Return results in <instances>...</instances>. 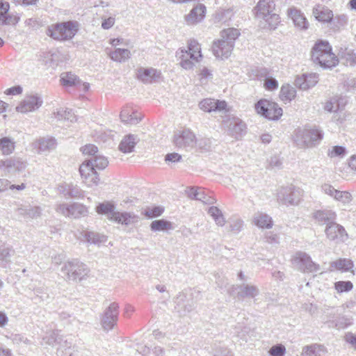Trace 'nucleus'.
<instances>
[{
    "instance_id": "42",
    "label": "nucleus",
    "mask_w": 356,
    "mask_h": 356,
    "mask_svg": "<svg viewBox=\"0 0 356 356\" xmlns=\"http://www.w3.org/2000/svg\"><path fill=\"white\" fill-rule=\"evenodd\" d=\"M344 153H345L344 147H343L341 146H334V147H333V148L330 152V156H341V155H343Z\"/></svg>"
},
{
    "instance_id": "15",
    "label": "nucleus",
    "mask_w": 356,
    "mask_h": 356,
    "mask_svg": "<svg viewBox=\"0 0 356 356\" xmlns=\"http://www.w3.org/2000/svg\"><path fill=\"white\" fill-rule=\"evenodd\" d=\"M290 17L295 25L301 29H306L308 27V22L303 15L297 9L291 8L289 12Z\"/></svg>"
},
{
    "instance_id": "22",
    "label": "nucleus",
    "mask_w": 356,
    "mask_h": 356,
    "mask_svg": "<svg viewBox=\"0 0 356 356\" xmlns=\"http://www.w3.org/2000/svg\"><path fill=\"white\" fill-rule=\"evenodd\" d=\"M195 136L189 131H183L175 138V143L177 147H182L188 143L189 140L192 141Z\"/></svg>"
},
{
    "instance_id": "5",
    "label": "nucleus",
    "mask_w": 356,
    "mask_h": 356,
    "mask_svg": "<svg viewBox=\"0 0 356 356\" xmlns=\"http://www.w3.org/2000/svg\"><path fill=\"white\" fill-rule=\"evenodd\" d=\"M79 173L83 182L88 186H96L100 181L99 172L90 160H86L81 164Z\"/></svg>"
},
{
    "instance_id": "56",
    "label": "nucleus",
    "mask_w": 356,
    "mask_h": 356,
    "mask_svg": "<svg viewBox=\"0 0 356 356\" xmlns=\"http://www.w3.org/2000/svg\"><path fill=\"white\" fill-rule=\"evenodd\" d=\"M316 138L317 139H321V136L320 133L318 131H316Z\"/></svg>"
},
{
    "instance_id": "2",
    "label": "nucleus",
    "mask_w": 356,
    "mask_h": 356,
    "mask_svg": "<svg viewBox=\"0 0 356 356\" xmlns=\"http://www.w3.org/2000/svg\"><path fill=\"white\" fill-rule=\"evenodd\" d=\"M79 30L76 22L67 21L51 25L47 30V35L51 38L64 41L73 38Z\"/></svg>"
},
{
    "instance_id": "9",
    "label": "nucleus",
    "mask_w": 356,
    "mask_h": 356,
    "mask_svg": "<svg viewBox=\"0 0 356 356\" xmlns=\"http://www.w3.org/2000/svg\"><path fill=\"white\" fill-rule=\"evenodd\" d=\"M318 82V75L316 73L302 74L297 77L296 83L303 90L314 86Z\"/></svg>"
},
{
    "instance_id": "28",
    "label": "nucleus",
    "mask_w": 356,
    "mask_h": 356,
    "mask_svg": "<svg viewBox=\"0 0 356 356\" xmlns=\"http://www.w3.org/2000/svg\"><path fill=\"white\" fill-rule=\"evenodd\" d=\"M90 161L92 162L95 169H97V171L98 172L105 169L108 164L107 159L102 156H95V158L93 160Z\"/></svg>"
},
{
    "instance_id": "3",
    "label": "nucleus",
    "mask_w": 356,
    "mask_h": 356,
    "mask_svg": "<svg viewBox=\"0 0 356 356\" xmlns=\"http://www.w3.org/2000/svg\"><path fill=\"white\" fill-rule=\"evenodd\" d=\"M257 114L269 120H277L282 115V108L275 102L268 99H261L254 105Z\"/></svg>"
},
{
    "instance_id": "33",
    "label": "nucleus",
    "mask_w": 356,
    "mask_h": 356,
    "mask_svg": "<svg viewBox=\"0 0 356 356\" xmlns=\"http://www.w3.org/2000/svg\"><path fill=\"white\" fill-rule=\"evenodd\" d=\"M80 151L85 156H93L97 152V147L92 144H87L80 148Z\"/></svg>"
},
{
    "instance_id": "48",
    "label": "nucleus",
    "mask_w": 356,
    "mask_h": 356,
    "mask_svg": "<svg viewBox=\"0 0 356 356\" xmlns=\"http://www.w3.org/2000/svg\"><path fill=\"white\" fill-rule=\"evenodd\" d=\"M122 42V40L120 39V38H116V39H112L110 42V43L113 45V46H117L118 44H120Z\"/></svg>"
},
{
    "instance_id": "52",
    "label": "nucleus",
    "mask_w": 356,
    "mask_h": 356,
    "mask_svg": "<svg viewBox=\"0 0 356 356\" xmlns=\"http://www.w3.org/2000/svg\"><path fill=\"white\" fill-rule=\"evenodd\" d=\"M5 110V104L2 101H0V113Z\"/></svg>"
},
{
    "instance_id": "46",
    "label": "nucleus",
    "mask_w": 356,
    "mask_h": 356,
    "mask_svg": "<svg viewBox=\"0 0 356 356\" xmlns=\"http://www.w3.org/2000/svg\"><path fill=\"white\" fill-rule=\"evenodd\" d=\"M7 322V318L6 315L1 312H0V325H4Z\"/></svg>"
},
{
    "instance_id": "19",
    "label": "nucleus",
    "mask_w": 356,
    "mask_h": 356,
    "mask_svg": "<svg viewBox=\"0 0 356 356\" xmlns=\"http://www.w3.org/2000/svg\"><path fill=\"white\" fill-rule=\"evenodd\" d=\"M239 35V31L234 28L224 29L220 33L221 39L225 40V41H229L233 45L234 42L238 38Z\"/></svg>"
},
{
    "instance_id": "31",
    "label": "nucleus",
    "mask_w": 356,
    "mask_h": 356,
    "mask_svg": "<svg viewBox=\"0 0 356 356\" xmlns=\"http://www.w3.org/2000/svg\"><path fill=\"white\" fill-rule=\"evenodd\" d=\"M163 211V208L161 207H148L145 209L144 215L149 218H153L160 216Z\"/></svg>"
},
{
    "instance_id": "1",
    "label": "nucleus",
    "mask_w": 356,
    "mask_h": 356,
    "mask_svg": "<svg viewBox=\"0 0 356 356\" xmlns=\"http://www.w3.org/2000/svg\"><path fill=\"white\" fill-rule=\"evenodd\" d=\"M312 61L323 69H332L339 63L332 45L325 40H317L311 49Z\"/></svg>"
},
{
    "instance_id": "44",
    "label": "nucleus",
    "mask_w": 356,
    "mask_h": 356,
    "mask_svg": "<svg viewBox=\"0 0 356 356\" xmlns=\"http://www.w3.org/2000/svg\"><path fill=\"white\" fill-rule=\"evenodd\" d=\"M323 188L326 193L331 196H334V191H337V190L333 188L331 186L325 185Z\"/></svg>"
},
{
    "instance_id": "24",
    "label": "nucleus",
    "mask_w": 356,
    "mask_h": 356,
    "mask_svg": "<svg viewBox=\"0 0 356 356\" xmlns=\"http://www.w3.org/2000/svg\"><path fill=\"white\" fill-rule=\"evenodd\" d=\"M150 227L153 231H166L172 229V224L169 221L161 219L152 221Z\"/></svg>"
},
{
    "instance_id": "17",
    "label": "nucleus",
    "mask_w": 356,
    "mask_h": 356,
    "mask_svg": "<svg viewBox=\"0 0 356 356\" xmlns=\"http://www.w3.org/2000/svg\"><path fill=\"white\" fill-rule=\"evenodd\" d=\"M332 266L335 269L342 272L350 271L353 274L355 273L354 270H353L354 265L350 259H339L332 263Z\"/></svg>"
},
{
    "instance_id": "40",
    "label": "nucleus",
    "mask_w": 356,
    "mask_h": 356,
    "mask_svg": "<svg viewBox=\"0 0 356 356\" xmlns=\"http://www.w3.org/2000/svg\"><path fill=\"white\" fill-rule=\"evenodd\" d=\"M115 19L114 17H109L103 20L102 23V27L104 29H108L111 28L115 24Z\"/></svg>"
},
{
    "instance_id": "39",
    "label": "nucleus",
    "mask_w": 356,
    "mask_h": 356,
    "mask_svg": "<svg viewBox=\"0 0 356 356\" xmlns=\"http://www.w3.org/2000/svg\"><path fill=\"white\" fill-rule=\"evenodd\" d=\"M181 156L177 153H170L165 156V160L166 162L175 163L181 160Z\"/></svg>"
},
{
    "instance_id": "58",
    "label": "nucleus",
    "mask_w": 356,
    "mask_h": 356,
    "mask_svg": "<svg viewBox=\"0 0 356 356\" xmlns=\"http://www.w3.org/2000/svg\"><path fill=\"white\" fill-rule=\"evenodd\" d=\"M3 44V40L0 38V47L2 46Z\"/></svg>"
},
{
    "instance_id": "41",
    "label": "nucleus",
    "mask_w": 356,
    "mask_h": 356,
    "mask_svg": "<svg viewBox=\"0 0 356 356\" xmlns=\"http://www.w3.org/2000/svg\"><path fill=\"white\" fill-rule=\"evenodd\" d=\"M345 64L346 65H354L356 64V56L353 53L347 54L345 57Z\"/></svg>"
},
{
    "instance_id": "32",
    "label": "nucleus",
    "mask_w": 356,
    "mask_h": 356,
    "mask_svg": "<svg viewBox=\"0 0 356 356\" xmlns=\"http://www.w3.org/2000/svg\"><path fill=\"white\" fill-rule=\"evenodd\" d=\"M209 213L213 218L218 225H222L224 224V219L222 218V213L217 207H210Z\"/></svg>"
},
{
    "instance_id": "49",
    "label": "nucleus",
    "mask_w": 356,
    "mask_h": 356,
    "mask_svg": "<svg viewBox=\"0 0 356 356\" xmlns=\"http://www.w3.org/2000/svg\"><path fill=\"white\" fill-rule=\"evenodd\" d=\"M325 109L330 112L332 111L333 109L332 103L330 102H327L325 105Z\"/></svg>"
},
{
    "instance_id": "37",
    "label": "nucleus",
    "mask_w": 356,
    "mask_h": 356,
    "mask_svg": "<svg viewBox=\"0 0 356 356\" xmlns=\"http://www.w3.org/2000/svg\"><path fill=\"white\" fill-rule=\"evenodd\" d=\"M266 22H268L270 29L275 28L280 23L279 15L276 14L267 16Z\"/></svg>"
},
{
    "instance_id": "57",
    "label": "nucleus",
    "mask_w": 356,
    "mask_h": 356,
    "mask_svg": "<svg viewBox=\"0 0 356 356\" xmlns=\"http://www.w3.org/2000/svg\"><path fill=\"white\" fill-rule=\"evenodd\" d=\"M26 106H29V110L31 111L32 108H31V106H29V103H27L26 104ZM25 111H28V108H25Z\"/></svg>"
},
{
    "instance_id": "47",
    "label": "nucleus",
    "mask_w": 356,
    "mask_h": 356,
    "mask_svg": "<svg viewBox=\"0 0 356 356\" xmlns=\"http://www.w3.org/2000/svg\"><path fill=\"white\" fill-rule=\"evenodd\" d=\"M0 356H10V351L0 348Z\"/></svg>"
},
{
    "instance_id": "16",
    "label": "nucleus",
    "mask_w": 356,
    "mask_h": 356,
    "mask_svg": "<svg viewBox=\"0 0 356 356\" xmlns=\"http://www.w3.org/2000/svg\"><path fill=\"white\" fill-rule=\"evenodd\" d=\"M296 96V90L291 86L283 85L280 90V98L284 103L290 102Z\"/></svg>"
},
{
    "instance_id": "38",
    "label": "nucleus",
    "mask_w": 356,
    "mask_h": 356,
    "mask_svg": "<svg viewBox=\"0 0 356 356\" xmlns=\"http://www.w3.org/2000/svg\"><path fill=\"white\" fill-rule=\"evenodd\" d=\"M22 92V88L19 86H15L6 89L4 93L6 95H17Z\"/></svg>"
},
{
    "instance_id": "13",
    "label": "nucleus",
    "mask_w": 356,
    "mask_h": 356,
    "mask_svg": "<svg viewBox=\"0 0 356 356\" xmlns=\"http://www.w3.org/2000/svg\"><path fill=\"white\" fill-rule=\"evenodd\" d=\"M206 8L204 6L200 5L193 9L186 17L188 24H194L201 21L205 15Z\"/></svg>"
},
{
    "instance_id": "53",
    "label": "nucleus",
    "mask_w": 356,
    "mask_h": 356,
    "mask_svg": "<svg viewBox=\"0 0 356 356\" xmlns=\"http://www.w3.org/2000/svg\"><path fill=\"white\" fill-rule=\"evenodd\" d=\"M118 307L116 305L113 304V305H112L109 307V309H113V312H114L115 313H116V312H117V310H118Z\"/></svg>"
},
{
    "instance_id": "34",
    "label": "nucleus",
    "mask_w": 356,
    "mask_h": 356,
    "mask_svg": "<svg viewBox=\"0 0 356 356\" xmlns=\"http://www.w3.org/2000/svg\"><path fill=\"white\" fill-rule=\"evenodd\" d=\"M334 197L338 200H341L344 203H348L351 200V195L348 192L334 191Z\"/></svg>"
},
{
    "instance_id": "11",
    "label": "nucleus",
    "mask_w": 356,
    "mask_h": 356,
    "mask_svg": "<svg viewBox=\"0 0 356 356\" xmlns=\"http://www.w3.org/2000/svg\"><path fill=\"white\" fill-rule=\"evenodd\" d=\"M9 4L8 1L0 2V24H15L19 17L8 15Z\"/></svg>"
},
{
    "instance_id": "45",
    "label": "nucleus",
    "mask_w": 356,
    "mask_h": 356,
    "mask_svg": "<svg viewBox=\"0 0 356 356\" xmlns=\"http://www.w3.org/2000/svg\"><path fill=\"white\" fill-rule=\"evenodd\" d=\"M25 188H26V185L24 184H21L19 185L12 184L9 187V188L10 190L16 189V190H18V191L24 190Z\"/></svg>"
},
{
    "instance_id": "23",
    "label": "nucleus",
    "mask_w": 356,
    "mask_h": 356,
    "mask_svg": "<svg viewBox=\"0 0 356 356\" xmlns=\"http://www.w3.org/2000/svg\"><path fill=\"white\" fill-rule=\"evenodd\" d=\"M109 218L118 223L128 225L131 222L132 216L127 213L113 212Z\"/></svg>"
},
{
    "instance_id": "60",
    "label": "nucleus",
    "mask_w": 356,
    "mask_h": 356,
    "mask_svg": "<svg viewBox=\"0 0 356 356\" xmlns=\"http://www.w3.org/2000/svg\"><path fill=\"white\" fill-rule=\"evenodd\" d=\"M2 183V181L0 180V184Z\"/></svg>"
},
{
    "instance_id": "59",
    "label": "nucleus",
    "mask_w": 356,
    "mask_h": 356,
    "mask_svg": "<svg viewBox=\"0 0 356 356\" xmlns=\"http://www.w3.org/2000/svg\"><path fill=\"white\" fill-rule=\"evenodd\" d=\"M111 313H114V314H113V316H115L116 313H115V312H113V311H111Z\"/></svg>"
},
{
    "instance_id": "21",
    "label": "nucleus",
    "mask_w": 356,
    "mask_h": 356,
    "mask_svg": "<svg viewBox=\"0 0 356 356\" xmlns=\"http://www.w3.org/2000/svg\"><path fill=\"white\" fill-rule=\"evenodd\" d=\"M136 145V139L131 135L126 136L120 144V149L124 153L131 152Z\"/></svg>"
},
{
    "instance_id": "50",
    "label": "nucleus",
    "mask_w": 356,
    "mask_h": 356,
    "mask_svg": "<svg viewBox=\"0 0 356 356\" xmlns=\"http://www.w3.org/2000/svg\"><path fill=\"white\" fill-rule=\"evenodd\" d=\"M350 165L352 167L353 169L356 170V156H353L351 159Z\"/></svg>"
},
{
    "instance_id": "30",
    "label": "nucleus",
    "mask_w": 356,
    "mask_h": 356,
    "mask_svg": "<svg viewBox=\"0 0 356 356\" xmlns=\"http://www.w3.org/2000/svg\"><path fill=\"white\" fill-rule=\"evenodd\" d=\"M113 210L114 205L108 202L99 204L96 208V211L99 214H111L113 213Z\"/></svg>"
},
{
    "instance_id": "7",
    "label": "nucleus",
    "mask_w": 356,
    "mask_h": 356,
    "mask_svg": "<svg viewBox=\"0 0 356 356\" xmlns=\"http://www.w3.org/2000/svg\"><path fill=\"white\" fill-rule=\"evenodd\" d=\"M200 108L204 112L210 113L216 111H227V104L225 101H220L214 99L207 98L200 102Z\"/></svg>"
},
{
    "instance_id": "36",
    "label": "nucleus",
    "mask_w": 356,
    "mask_h": 356,
    "mask_svg": "<svg viewBox=\"0 0 356 356\" xmlns=\"http://www.w3.org/2000/svg\"><path fill=\"white\" fill-rule=\"evenodd\" d=\"M284 352L285 348L281 345L273 346L270 350V354L272 356H282Z\"/></svg>"
},
{
    "instance_id": "29",
    "label": "nucleus",
    "mask_w": 356,
    "mask_h": 356,
    "mask_svg": "<svg viewBox=\"0 0 356 356\" xmlns=\"http://www.w3.org/2000/svg\"><path fill=\"white\" fill-rule=\"evenodd\" d=\"M353 284L350 281H339L334 283V289L338 293L348 292L353 289Z\"/></svg>"
},
{
    "instance_id": "54",
    "label": "nucleus",
    "mask_w": 356,
    "mask_h": 356,
    "mask_svg": "<svg viewBox=\"0 0 356 356\" xmlns=\"http://www.w3.org/2000/svg\"><path fill=\"white\" fill-rule=\"evenodd\" d=\"M350 7L351 9L356 10V1H350Z\"/></svg>"
},
{
    "instance_id": "14",
    "label": "nucleus",
    "mask_w": 356,
    "mask_h": 356,
    "mask_svg": "<svg viewBox=\"0 0 356 356\" xmlns=\"http://www.w3.org/2000/svg\"><path fill=\"white\" fill-rule=\"evenodd\" d=\"M313 14L316 19L323 22H329L333 17L332 10L320 5L314 8Z\"/></svg>"
},
{
    "instance_id": "35",
    "label": "nucleus",
    "mask_w": 356,
    "mask_h": 356,
    "mask_svg": "<svg viewBox=\"0 0 356 356\" xmlns=\"http://www.w3.org/2000/svg\"><path fill=\"white\" fill-rule=\"evenodd\" d=\"M264 86L267 90H274L278 88V82L273 78H267L264 81Z\"/></svg>"
},
{
    "instance_id": "6",
    "label": "nucleus",
    "mask_w": 356,
    "mask_h": 356,
    "mask_svg": "<svg viewBox=\"0 0 356 356\" xmlns=\"http://www.w3.org/2000/svg\"><path fill=\"white\" fill-rule=\"evenodd\" d=\"M233 47L234 45L229 41L220 39L213 43L212 50L216 57L222 59L231 55Z\"/></svg>"
},
{
    "instance_id": "55",
    "label": "nucleus",
    "mask_w": 356,
    "mask_h": 356,
    "mask_svg": "<svg viewBox=\"0 0 356 356\" xmlns=\"http://www.w3.org/2000/svg\"><path fill=\"white\" fill-rule=\"evenodd\" d=\"M202 73H204V75L205 76H209V75H210L209 72L208 70H204L202 71Z\"/></svg>"
},
{
    "instance_id": "12",
    "label": "nucleus",
    "mask_w": 356,
    "mask_h": 356,
    "mask_svg": "<svg viewBox=\"0 0 356 356\" xmlns=\"http://www.w3.org/2000/svg\"><path fill=\"white\" fill-rule=\"evenodd\" d=\"M325 232L327 237L332 240L343 238L344 236H347L342 226L333 222L328 225Z\"/></svg>"
},
{
    "instance_id": "25",
    "label": "nucleus",
    "mask_w": 356,
    "mask_h": 356,
    "mask_svg": "<svg viewBox=\"0 0 356 356\" xmlns=\"http://www.w3.org/2000/svg\"><path fill=\"white\" fill-rule=\"evenodd\" d=\"M255 224L261 228L269 229L273 226V221L268 216L261 214L255 218Z\"/></svg>"
},
{
    "instance_id": "51",
    "label": "nucleus",
    "mask_w": 356,
    "mask_h": 356,
    "mask_svg": "<svg viewBox=\"0 0 356 356\" xmlns=\"http://www.w3.org/2000/svg\"><path fill=\"white\" fill-rule=\"evenodd\" d=\"M270 136L269 135L266 134V135H264L262 136V140L264 141L269 142L270 141Z\"/></svg>"
},
{
    "instance_id": "26",
    "label": "nucleus",
    "mask_w": 356,
    "mask_h": 356,
    "mask_svg": "<svg viewBox=\"0 0 356 356\" xmlns=\"http://www.w3.org/2000/svg\"><path fill=\"white\" fill-rule=\"evenodd\" d=\"M0 148L3 154H10L15 149L13 142L8 138H3L0 140Z\"/></svg>"
},
{
    "instance_id": "4",
    "label": "nucleus",
    "mask_w": 356,
    "mask_h": 356,
    "mask_svg": "<svg viewBox=\"0 0 356 356\" xmlns=\"http://www.w3.org/2000/svg\"><path fill=\"white\" fill-rule=\"evenodd\" d=\"M202 57L200 44L195 40H191L188 44V50L181 49L179 52L181 65L184 68H189L192 62L188 60L198 61Z\"/></svg>"
},
{
    "instance_id": "10",
    "label": "nucleus",
    "mask_w": 356,
    "mask_h": 356,
    "mask_svg": "<svg viewBox=\"0 0 356 356\" xmlns=\"http://www.w3.org/2000/svg\"><path fill=\"white\" fill-rule=\"evenodd\" d=\"M120 118L123 122L127 124H136L142 118V115L130 106L124 107L121 113Z\"/></svg>"
},
{
    "instance_id": "27",
    "label": "nucleus",
    "mask_w": 356,
    "mask_h": 356,
    "mask_svg": "<svg viewBox=\"0 0 356 356\" xmlns=\"http://www.w3.org/2000/svg\"><path fill=\"white\" fill-rule=\"evenodd\" d=\"M60 82L64 86H73L78 83V79L74 74L66 72L61 74Z\"/></svg>"
},
{
    "instance_id": "43",
    "label": "nucleus",
    "mask_w": 356,
    "mask_h": 356,
    "mask_svg": "<svg viewBox=\"0 0 356 356\" xmlns=\"http://www.w3.org/2000/svg\"><path fill=\"white\" fill-rule=\"evenodd\" d=\"M346 341L356 348V336L352 333H348L345 336Z\"/></svg>"
},
{
    "instance_id": "20",
    "label": "nucleus",
    "mask_w": 356,
    "mask_h": 356,
    "mask_svg": "<svg viewBox=\"0 0 356 356\" xmlns=\"http://www.w3.org/2000/svg\"><path fill=\"white\" fill-rule=\"evenodd\" d=\"M296 260L298 262L302 263L304 270L306 269L309 270L316 269V264L312 261L311 258L305 253L298 254L296 257Z\"/></svg>"
},
{
    "instance_id": "18",
    "label": "nucleus",
    "mask_w": 356,
    "mask_h": 356,
    "mask_svg": "<svg viewBox=\"0 0 356 356\" xmlns=\"http://www.w3.org/2000/svg\"><path fill=\"white\" fill-rule=\"evenodd\" d=\"M110 58L117 62H124L131 57V52L127 49H117L110 54Z\"/></svg>"
},
{
    "instance_id": "8",
    "label": "nucleus",
    "mask_w": 356,
    "mask_h": 356,
    "mask_svg": "<svg viewBox=\"0 0 356 356\" xmlns=\"http://www.w3.org/2000/svg\"><path fill=\"white\" fill-rule=\"evenodd\" d=\"M136 76L144 83H152L160 77V73L152 67H140L137 70Z\"/></svg>"
}]
</instances>
